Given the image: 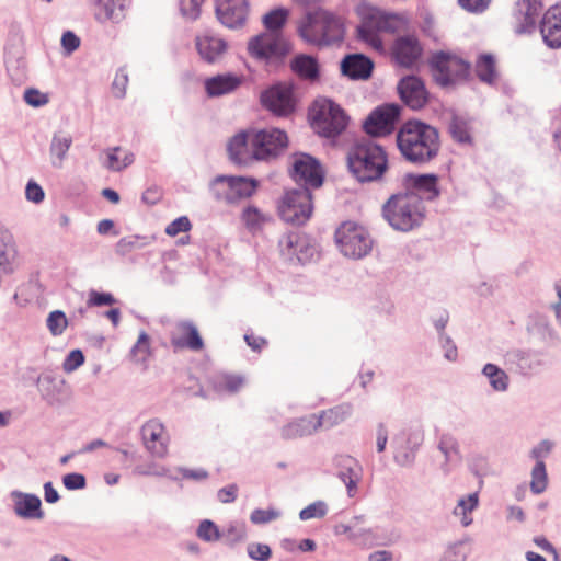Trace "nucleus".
Here are the masks:
<instances>
[{"instance_id":"56","label":"nucleus","mask_w":561,"mask_h":561,"mask_svg":"<svg viewBox=\"0 0 561 561\" xmlns=\"http://www.w3.org/2000/svg\"><path fill=\"white\" fill-rule=\"evenodd\" d=\"M24 100L27 104L32 106H42L48 103V96L38 90L27 89L24 92Z\"/></svg>"},{"instance_id":"49","label":"nucleus","mask_w":561,"mask_h":561,"mask_svg":"<svg viewBox=\"0 0 561 561\" xmlns=\"http://www.w3.org/2000/svg\"><path fill=\"white\" fill-rule=\"evenodd\" d=\"M221 533V539L226 540L228 543H234L241 541L245 537V528L242 524H230L227 528H225Z\"/></svg>"},{"instance_id":"58","label":"nucleus","mask_w":561,"mask_h":561,"mask_svg":"<svg viewBox=\"0 0 561 561\" xmlns=\"http://www.w3.org/2000/svg\"><path fill=\"white\" fill-rule=\"evenodd\" d=\"M458 2L465 10L478 13L484 11L491 0H458Z\"/></svg>"},{"instance_id":"35","label":"nucleus","mask_w":561,"mask_h":561,"mask_svg":"<svg viewBox=\"0 0 561 561\" xmlns=\"http://www.w3.org/2000/svg\"><path fill=\"white\" fill-rule=\"evenodd\" d=\"M241 219L250 231H257L271 219L268 215L255 206H248L243 209Z\"/></svg>"},{"instance_id":"36","label":"nucleus","mask_w":561,"mask_h":561,"mask_svg":"<svg viewBox=\"0 0 561 561\" xmlns=\"http://www.w3.org/2000/svg\"><path fill=\"white\" fill-rule=\"evenodd\" d=\"M476 73L481 81L492 83L496 79L495 60L492 55H481L476 64Z\"/></svg>"},{"instance_id":"28","label":"nucleus","mask_w":561,"mask_h":561,"mask_svg":"<svg viewBox=\"0 0 561 561\" xmlns=\"http://www.w3.org/2000/svg\"><path fill=\"white\" fill-rule=\"evenodd\" d=\"M196 48L205 61L215 62L225 54L227 44L219 37L205 34L196 37Z\"/></svg>"},{"instance_id":"37","label":"nucleus","mask_w":561,"mask_h":561,"mask_svg":"<svg viewBox=\"0 0 561 561\" xmlns=\"http://www.w3.org/2000/svg\"><path fill=\"white\" fill-rule=\"evenodd\" d=\"M134 161V156L129 152H123L119 147H115L107 151L106 168L111 171H122L130 165Z\"/></svg>"},{"instance_id":"30","label":"nucleus","mask_w":561,"mask_h":561,"mask_svg":"<svg viewBox=\"0 0 561 561\" xmlns=\"http://www.w3.org/2000/svg\"><path fill=\"white\" fill-rule=\"evenodd\" d=\"M305 244V238L298 232H288L278 242L282 255L287 259L297 257L298 261H302L300 253Z\"/></svg>"},{"instance_id":"23","label":"nucleus","mask_w":561,"mask_h":561,"mask_svg":"<svg viewBox=\"0 0 561 561\" xmlns=\"http://www.w3.org/2000/svg\"><path fill=\"white\" fill-rule=\"evenodd\" d=\"M402 101L411 108H421L427 102V92L421 79L414 76L403 78L398 85Z\"/></svg>"},{"instance_id":"22","label":"nucleus","mask_w":561,"mask_h":561,"mask_svg":"<svg viewBox=\"0 0 561 561\" xmlns=\"http://www.w3.org/2000/svg\"><path fill=\"white\" fill-rule=\"evenodd\" d=\"M423 48L419 39L414 36L399 37L392 49L396 61L405 68L413 67L421 58Z\"/></svg>"},{"instance_id":"27","label":"nucleus","mask_w":561,"mask_h":561,"mask_svg":"<svg viewBox=\"0 0 561 561\" xmlns=\"http://www.w3.org/2000/svg\"><path fill=\"white\" fill-rule=\"evenodd\" d=\"M14 512L18 516L26 519H41L44 513L41 508L42 502L38 496L28 493L13 492Z\"/></svg>"},{"instance_id":"19","label":"nucleus","mask_w":561,"mask_h":561,"mask_svg":"<svg viewBox=\"0 0 561 561\" xmlns=\"http://www.w3.org/2000/svg\"><path fill=\"white\" fill-rule=\"evenodd\" d=\"M254 130H243L234 135L228 142L230 159L238 164H249L256 159L253 141Z\"/></svg>"},{"instance_id":"12","label":"nucleus","mask_w":561,"mask_h":561,"mask_svg":"<svg viewBox=\"0 0 561 561\" xmlns=\"http://www.w3.org/2000/svg\"><path fill=\"white\" fill-rule=\"evenodd\" d=\"M290 175L306 186L318 188L323 183V170L317 159L307 153L291 156Z\"/></svg>"},{"instance_id":"1","label":"nucleus","mask_w":561,"mask_h":561,"mask_svg":"<svg viewBox=\"0 0 561 561\" xmlns=\"http://www.w3.org/2000/svg\"><path fill=\"white\" fill-rule=\"evenodd\" d=\"M397 145L405 160L425 163L438 154L439 134L435 127L424 122L410 119L399 128Z\"/></svg>"},{"instance_id":"38","label":"nucleus","mask_w":561,"mask_h":561,"mask_svg":"<svg viewBox=\"0 0 561 561\" xmlns=\"http://www.w3.org/2000/svg\"><path fill=\"white\" fill-rule=\"evenodd\" d=\"M152 355L150 337L142 331L139 333L138 339L130 352V357L135 363L145 364Z\"/></svg>"},{"instance_id":"10","label":"nucleus","mask_w":561,"mask_h":561,"mask_svg":"<svg viewBox=\"0 0 561 561\" xmlns=\"http://www.w3.org/2000/svg\"><path fill=\"white\" fill-rule=\"evenodd\" d=\"M341 252L352 259L365 256L371 248V240L365 229L355 222H343L335 232Z\"/></svg>"},{"instance_id":"24","label":"nucleus","mask_w":561,"mask_h":561,"mask_svg":"<svg viewBox=\"0 0 561 561\" xmlns=\"http://www.w3.org/2000/svg\"><path fill=\"white\" fill-rule=\"evenodd\" d=\"M129 0H95L94 19L100 23H119L126 16Z\"/></svg>"},{"instance_id":"11","label":"nucleus","mask_w":561,"mask_h":561,"mask_svg":"<svg viewBox=\"0 0 561 561\" xmlns=\"http://www.w3.org/2000/svg\"><path fill=\"white\" fill-rule=\"evenodd\" d=\"M348 414L344 407H334L323 411L320 415H310L302 417L297 422L290 423L285 428V436L288 438L309 435L319 427L330 428L343 422Z\"/></svg>"},{"instance_id":"15","label":"nucleus","mask_w":561,"mask_h":561,"mask_svg":"<svg viewBox=\"0 0 561 561\" xmlns=\"http://www.w3.org/2000/svg\"><path fill=\"white\" fill-rule=\"evenodd\" d=\"M399 115L400 110L397 105L386 104L379 106L366 118L364 129L371 136L389 135L393 131Z\"/></svg>"},{"instance_id":"21","label":"nucleus","mask_w":561,"mask_h":561,"mask_svg":"<svg viewBox=\"0 0 561 561\" xmlns=\"http://www.w3.org/2000/svg\"><path fill=\"white\" fill-rule=\"evenodd\" d=\"M540 33L550 48L561 47V4L550 7L542 15Z\"/></svg>"},{"instance_id":"3","label":"nucleus","mask_w":561,"mask_h":561,"mask_svg":"<svg viewBox=\"0 0 561 561\" xmlns=\"http://www.w3.org/2000/svg\"><path fill=\"white\" fill-rule=\"evenodd\" d=\"M425 208L422 197L414 192L392 195L383 205L382 214L396 230L410 231L424 219Z\"/></svg>"},{"instance_id":"4","label":"nucleus","mask_w":561,"mask_h":561,"mask_svg":"<svg viewBox=\"0 0 561 561\" xmlns=\"http://www.w3.org/2000/svg\"><path fill=\"white\" fill-rule=\"evenodd\" d=\"M299 35L312 45H330L343 39L344 24L334 14L318 9L307 14L306 20L299 26Z\"/></svg>"},{"instance_id":"54","label":"nucleus","mask_w":561,"mask_h":561,"mask_svg":"<svg viewBox=\"0 0 561 561\" xmlns=\"http://www.w3.org/2000/svg\"><path fill=\"white\" fill-rule=\"evenodd\" d=\"M128 84V76L124 69H119L113 80L112 91L117 98H122L125 94Z\"/></svg>"},{"instance_id":"53","label":"nucleus","mask_w":561,"mask_h":561,"mask_svg":"<svg viewBox=\"0 0 561 561\" xmlns=\"http://www.w3.org/2000/svg\"><path fill=\"white\" fill-rule=\"evenodd\" d=\"M279 513L273 508L268 510H254L250 515V520L253 524H266L278 518Z\"/></svg>"},{"instance_id":"47","label":"nucleus","mask_w":561,"mask_h":561,"mask_svg":"<svg viewBox=\"0 0 561 561\" xmlns=\"http://www.w3.org/2000/svg\"><path fill=\"white\" fill-rule=\"evenodd\" d=\"M205 0H180V10L184 18L196 20L201 15V8Z\"/></svg>"},{"instance_id":"51","label":"nucleus","mask_w":561,"mask_h":561,"mask_svg":"<svg viewBox=\"0 0 561 561\" xmlns=\"http://www.w3.org/2000/svg\"><path fill=\"white\" fill-rule=\"evenodd\" d=\"M192 228V224L186 216L179 217L174 219L170 225L165 228V233L170 237H175L180 232H187Z\"/></svg>"},{"instance_id":"2","label":"nucleus","mask_w":561,"mask_h":561,"mask_svg":"<svg viewBox=\"0 0 561 561\" xmlns=\"http://www.w3.org/2000/svg\"><path fill=\"white\" fill-rule=\"evenodd\" d=\"M346 165L358 182L377 181L388 169L387 153L370 140L356 141L347 148Z\"/></svg>"},{"instance_id":"33","label":"nucleus","mask_w":561,"mask_h":561,"mask_svg":"<svg viewBox=\"0 0 561 561\" xmlns=\"http://www.w3.org/2000/svg\"><path fill=\"white\" fill-rule=\"evenodd\" d=\"M343 470L340 471L339 476L345 483L350 496H353L357 489V482L359 481V466L353 458L342 459Z\"/></svg>"},{"instance_id":"45","label":"nucleus","mask_w":561,"mask_h":561,"mask_svg":"<svg viewBox=\"0 0 561 561\" xmlns=\"http://www.w3.org/2000/svg\"><path fill=\"white\" fill-rule=\"evenodd\" d=\"M478 505V495L476 493L470 494L468 499H461L458 502L457 507L454 511V514L457 516H462V525L468 526L471 524V518L467 516V513H470Z\"/></svg>"},{"instance_id":"29","label":"nucleus","mask_w":561,"mask_h":561,"mask_svg":"<svg viewBox=\"0 0 561 561\" xmlns=\"http://www.w3.org/2000/svg\"><path fill=\"white\" fill-rule=\"evenodd\" d=\"M405 182L427 199H433L439 194L437 187L438 178L435 174H409L405 178Z\"/></svg>"},{"instance_id":"55","label":"nucleus","mask_w":561,"mask_h":561,"mask_svg":"<svg viewBox=\"0 0 561 561\" xmlns=\"http://www.w3.org/2000/svg\"><path fill=\"white\" fill-rule=\"evenodd\" d=\"M84 363V355L80 350H73L64 362L65 371H73Z\"/></svg>"},{"instance_id":"34","label":"nucleus","mask_w":561,"mask_h":561,"mask_svg":"<svg viewBox=\"0 0 561 561\" xmlns=\"http://www.w3.org/2000/svg\"><path fill=\"white\" fill-rule=\"evenodd\" d=\"M244 383V378L234 374H220L214 379V388L219 392L236 393Z\"/></svg>"},{"instance_id":"13","label":"nucleus","mask_w":561,"mask_h":561,"mask_svg":"<svg viewBox=\"0 0 561 561\" xmlns=\"http://www.w3.org/2000/svg\"><path fill=\"white\" fill-rule=\"evenodd\" d=\"M142 445L154 458H164L169 453L170 436L163 423L157 419L147 421L140 428Z\"/></svg>"},{"instance_id":"41","label":"nucleus","mask_w":561,"mask_h":561,"mask_svg":"<svg viewBox=\"0 0 561 561\" xmlns=\"http://www.w3.org/2000/svg\"><path fill=\"white\" fill-rule=\"evenodd\" d=\"M547 482L548 480L545 462L539 460L531 471L530 489L534 493L540 494L546 490Z\"/></svg>"},{"instance_id":"25","label":"nucleus","mask_w":561,"mask_h":561,"mask_svg":"<svg viewBox=\"0 0 561 561\" xmlns=\"http://www.w3.org/2000/svg\"><path fill=\"white\" fill-rule=\"evenodd\" d=\"M243 82V76L224 73L207 78L204 82V87L209 98H217L234 92Z\"/></svg>"},{"instance_id":"8","label":"nucleus","mask_w":561,"mask_h":561,"mask_svg":"<svg viewBox=\"0 0 561 561\" xmlns=\"http://www.w3.org/2000/svg\"><path fill=\"white\" fill-rule=\"evenodd\" d=\"M277 210L287 224L302 226L313 211L312 194L307 187L288 191L278 201Z\"/></svg>"},{"instance_id":"39","label":"nucleus","mask_w":561,"mask_h":561,"mask_svg":"<svg viewBox=\"0 0 561 561\" xmlns=\"http://www.w3.org/2000/svg\"><path fill=\"white\" fill-rule=\"evenodd\" d=\"M289 11L284 8H278L270 11L263 16V24L266 32L280 33L279 31L286 24Z\"/></svg>"},{"instance_id":"40","label":"nucleus","mask_w":561,"mask_h":561,"mask_svg":"<svg viewBox=\"0 0 561 561\" xmlns=\"http://www.w3.org/2000/svg\"><path fill=\"white\" fill-rule=\"evenodd\" d=\"M483 374L489 378L492 388L496 391H505L508 386V376L494 364H486Z\"/></svg>"},{"instance_id":"14","label":"nucleus","mask_w":561,"mask_h":561,"mask_svg":"<svg viewBox=\"0 0 561 561\" xmlns=\"http://www.w3.org/2000/svg\"><path fill=\"white\" fill-rule=\"evenodd\" d=\"M254 148L257 160L276 157L287 147V135L280 129H262L253 133Z\"/></svg>"},{"instance_id":"6","label":"nucleus","mask_w":561,"mask_h":561,"mask_svg":"<svg viewBox=\"0 0 561 561\" xmlns=\"http://www.w3.org/2000/svg\"><path fill=\"white\" fill-rule=\"evenodd\" d=\"M247 50L253 60L270 68L282 65L293 45L282 33L263 32L249 39Z\"/></svg>"},{"instance_id":"64","label":"nucleus","mask_w":561,"mask_h":561,"mask_svg":"<svg viewBox=\"0 0 561 561\" xmlns=\"http://www.w3.org/2000/svg\"><path fill=\"white\" fill-rule=\"evenodd\" d=\"M244 340L248 343V345L254 351H261L262 347L266 344V341L263 337L256 336L254 334H247L244 336Z\"/></svg>"},{"instance_id":"44","label":"nucleus","mask_w":561,"mask_h":561,"mask_svg":"<svg viewBox=\"0 0 561 561\" xmlns=\"http://www.w3.org/2000/svg\"><path fill=\"white\" fill-rule=\"evenodd\" d=\"M68 320L66 314L60 310L51 311L47 318V328L54 335H61L67 329Z\"/></svg>"},{"instance_id":"59","label":"nucleus","mask_w":561,"mask_h":561,"mask_svg":"<svg viewBox=\"0 0 561 561\" xmlns=\"http://www.w3.org/2000/svg\"><path fill=\"white\" fill-rule=\"evenodd\" d=\"M238 485L229 484L220 489L217 493V497L221 503H232L237 499Z\"/></svg>"},{"instance_id":"17","label":"nucleus","mask_w":561,"mask_h":561,"mask_svg":"<svg viewBox=\"0 0 561 561\" xmlns=\"http://www.w3.org/2000/svg\"><path fill=\"white\" fill-rule=\"evenodd\" d=\"M262 104L278 116H286L293 113L295 102L293 91L285 84H276L261 95Z\"/></svg>"},{"instance_id":"48","label":"nucleus","mask_w":561,"mask_h":561,"mask_svg":"<svg viewBox=\"0 0 561 561\" xmlns=\"http://www.w3.org/2000/svg\"><path fill=\"white\" fill-rule=\"evenodd\" d=\"M327 505L325 503L318 501L311 503L307 507L300 511L299 517L301 520H309L312 518H322L327 514Z\"/></svg>"},{"instance_id":"52","label":"nucleus","mask_w":561,"mask_h":561,"mask_svg":"<svg viewBox=\"0 0 561 561\" xmlns=\"http://www.w3.org/2000/svg\"><path fill=\"white\" fill-rule=\"evenodd\" d=\"M248 554L256 561H266L270 559L272 551L270 546L265 543H251L248 546Z\"/></svg>"},{"instance_id":"46","label":"nucleus","mask_w":561,"mask_h":561,"mask_svg":"<svg viewBox=\"0 0 561 561\" xmlns=\"http://www.w3.org/2000/svg\"><path fill=\"white\" fill-rule=\"evenodd\" d=\"M197 536L199 539L208 542L221 539L218 526L209 519L201 522L197 528Z\"/></svg>"},{"instance_id":"62","label":"nucleus","mask_w":561,"mask_h":561,"mask_svg":"<svg viewBox=\"0 0 561 561\" xmlns=\"http://www.w3.org/2000/svg\"><path fill=\"white\" fill-rule=\"evenodd\" d=\"M552 449V443L549 440H542L537 447H535L531 451V455L538 461L547 456Z\"/></svg>"},{"instance_id":"61","label":"nucleus","mask_w":561,"mask_h":561,"mask_svg":"<svg viewBox=\"0 0 561 561\" xmlns=\"http://www.w3.org/2000/svg\"><path fill=\"white\" fill-rule=\"evenodd\" d=\"M25 194L26 198L34 203H41L45 196L43 188L34 182H28Z\"/></svg>"},{"instance_id":"5","label":"nucleus","mask_w":561,"mask_h":561,"mask_svg":"<svg viewBox=\"0 0 561 561\" xmlns=\"http://www.w3.org/2000/svg\"><path fill=\"white\" fill-rule=\"evenodd\" d=\"M360 24L357 27L358 38L373 48L382 49L380 33H393L402 25V19L394 14H388L377 8L362 4L357 8Z\"/></svg>"},{"instance_id":"57","label":"nucleus","mask_w":561,"mask_h":561,"mask_svg":"<svg viewBox=\"0 0 561 561\" xmlns=\"http://www.w3.org/2000/svg\"><path fill=\"white\" fill-rule=\"evenodd\" d=\"M62 482L68 490H79L85 486V478L81 473H68L64 477Z\"/></svg>"},{"instance_id":"20","label":"nucleus","mask_w":561,"mask_h":561,"mask_svg":"<svg viewBox=\"0 0 561 561\" xmlns=\"http://www.w3.org/2000/svg\"><path fill=\"white\" fill-rule=\"evenodd\" d=\"M216 14L227 27H241L247 21L248 3L245 0H217Z\"/></svg>"},{"instance_id":"26","label":"nucleus","mask_w":561,"mask_h":561,"mask_svg":"<svg viewBox=\"0 0 561 561\" xmlns=\"http://www.w3.org/2000/svg\"><path fill=\"white\" fill-rule=\"evenodd\" d=\"M373 68V61L360 54L348 55L341 64L343 75L354 80L368 79L371 76Z\"/></svg>"},{"instance_id":"7","label":"nucleus","mask_w":561,"mask_h":561,"mask_svg":"<svg viewBox=\"0 0 561 561\" xmlns=\"http://www.w3.org/2000/svg\"><path fill=\"white\" fill-rule=\"evenodd\" d=\"M309 118L316 133L327 138L341 135L348 124L344 110L329 99L316 100L310 107Z\"/></svg>"},{"instance_id":"42","label":"nucleus","mask_w":561,"mask_h":561,"mask_svg":"<svg viewBox=\"0 0 561 561\" xmlns=\"http://www.w3.org/2000/svg\"><path fill=\"white\" fill-rule=\"evenodd\" d=\"M449 133L458 142H470V130L468 123L461 117L455 116L449 124Z\"/></svg>"},{"instance_id":"32","label":"nucleus","mask_w":561,"mask_h":561,"mask_svg":"<svg viewBox=\"0 0 561 561\" xmlns=\"http://www.w3.org/2000/svg\"><path fill=\"white\" fill-rule=\"evenodd\" d=\"M291 70L304 79L314 80L318 78L319 68L317 60L308 55L296 56L290 64Z\"/></svg>"},{"instance_id":"9","label":"nucleus","mask_w":561,"mask_h":561,"mask_svg":"<svg viewBox=\"0 0 561 561\" xmlns=\"http://www.w3.org/2000/svg\"><path fill=\"white\" fill-rule=\"evenodd\" d=\"M428 65L434 80L442 87L466 79L470 69L466 60L449 51L434 53Z\"/></svg>"},{"instance_id":"16","label":"nucleus","mask_w":561,"mask_h":561,"mask_svg":"<svg viewBox=\"0 0 561 561\" xmlns=\"http://www.w3.org/2000/svg\"><path fill=\"white\" fill-rule=\"evenodd\" d=\"M543 5L540 0H518L513 12L516 33L534 32Z\"/></svg>"},{"instance_id":"63","label":"nucleus","mask_w":561,"mask_h":561,"mask_svg":"<svg viewBox=\"0 0 561 561\" xmlns=\"http://www.w3.org/2000/svg\"><path fill=\"white\" fill-rule=\"evenodd\" d=\"M161 191L157 187L148 188L142 194V201L149 205H154L161 199Z\"/></svg>"},{"instance_id":"18","label":"nucleus","mask_w":561,"mask_h":561,"mask_svg":"<svg viewBox=\"0 0 561 561\" xmlns=\"http://www.w3.org/2000/svg\"><path fill=\"white\" fill-rule=\"evenodd\" d=\"M170 341L175 350L199 352L204 348V342L198 329L191 321H180L175 323L171 332Z\"/></svg>"},{"instance_id":"31","label":"nucleus","mask_w":561,"mask_h":561,"mask_svg":"<svg viewBox=\"0 0 561 561\" xmlns=\"http://www.w3.org/2000/svg\"><path fill=\"white\" fill-rule=\"evenodd\" d=\"M218 180L226 181L232 196L238 198L251 197L257 188V182L254 179H248L243 176H227L219 178Z\"/></svg>"},{"instance_id":"43","label":"nucleus","mask_w":561,"mask_h":561,"mask_svg":"<svg viewBox=\"0 0 561 561\" xmlns=\"http://www.w3.org/2000/svg\"><path fill=\"white\" fill-rule=\"evenodd\" d=\"M72 139L65 135H55L50 146V152L57 158L60 165L71 146Z\"/></svg>"},{"instance_id":"60","label":"nucleus","mask_w":561,"mask_h":561,"mask_svg":"<svg viewBox=\"0 0 561 561\" xmlns=\"http://www.w3.org/2000/svg\"><path fill=\"white\" fill-rule=\"evenodd\" d=\"M61 45L70 54L79 47L80 38L75 33L67 31L61 37Z\"/></svg>"},{"instance_id":"50","label":"nucleus","mask_w":561,"mask_h":561,"mask_svg":"<svg viewBox=\"0 0 561 561\" xmlns=\"http://www.w3.org/2000/svg\"><path fill=\"white\" fill-rule=\"evenodd\" d=\"M116 302L114 296L110 293H99L91 290L87 301L88 307L112 306Z\"/></svg>"}]
</instances>
